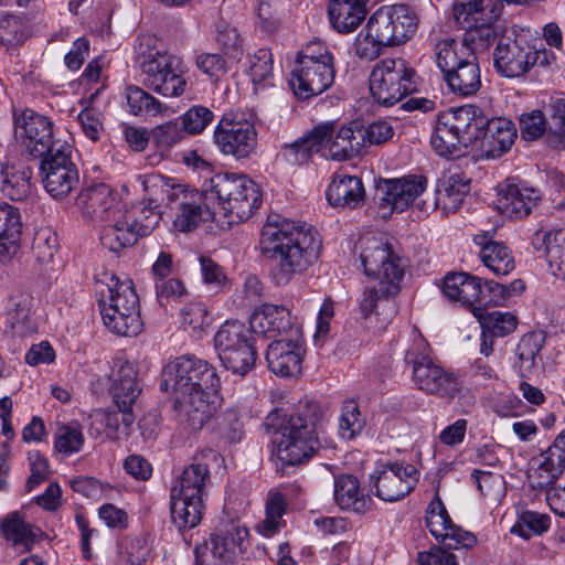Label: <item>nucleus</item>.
Listing matches in <instances>:
<instances>
[{
  "label": "nucleus",
  "instance_id": "1",
  "mask_svg": "<svg viewBox=\"0 0 565 565\" xmlns=\"http://www.w3.org/2000/svg\"><path fill=\"white\" fill-rule=\"evenodd\" d=\"M319 233L279 214H269L260 232L259 253L270 262L269 279L277 287L303 275L320 257Z\"/></svg>",
  "mask_w": 565,
  "mask_h": 565
},
{
  "label": "nucleus",
  "instance_id": "2",
  "mask_svg": "<svg viewBox=\"0 0 565 565\" xmlns=\"http://www.w3.org/2000/svg\"><path fill=\"white\" fill-rule=\"evenodd\" d=\"M361 260L371 279L359 301L360 312L364 318L381 316V310L385 309L394 313L393 298L399 292V282L404 277L401 257L386 243L372 239L363 248Z\"/></svg>",
  "mask_w": 565,
  "mask_h": 565
},
{
  "label": "nucleus",
  "instance_id": "3",
  "mask_svg": "<svg viewBox=\"0 0 565 565\" xmlns=\"http://www.w3.org/2000/svg\"><path fill=\"white\" fill-rule=\"evenodd\" d=\"M323 413L319 404L305 402L273 436L274 452L282 466L307 462L319 449Z\"/></svg>",
  "mask_w": 565,
  "mask_h": 565
},
{
  "label": "nucleus",
  "instance_id": "4",
  "mask_svg": "<svg viewBox=\"0 0 565 565\" xmlns=\"http://www.w3.org/2000/svg\"><path fill=\"white\" fill-rule=\"evenodd\" d=\"M417 29V17L408 6L381 7L367 20L354 42L355 55L362 60L377 58L384 47L405 43Z\"/></svg>",
  "mask_w": 565,
  "mask_h": 565
},
{
  "label": "nucleus",
  "instance_id": "5",
  "mask_svg": "<svg viewBox=\"0 0 565 565\" xmlns=\"http://www.w3.org/2000/svg\"><path fill=\"white\" fill-rule=\"evenodd\" d=\"M95 292L103 322L111 332L131 337L141 331L139 298L131 280L120 281L105 271L96 279Z\"/></svg>",
  "mask_w": 565,
  "mask_h": 565
},
{
  "label": "nucleus",
  "instance_id": "6",
  "mask_svg": "<svg viewBox=\"0 0 565 565\" xmlns=\"http://www.w3.org/2000/svg\"><path fill=\"white\" fill-rule=\"evenodd\" d=\"M143 190L151 203H164L175 212L173 226L189 233L201 222L214 218L215 206L205 200L203 191L189 190L183 184L172 182L160 174H150L142 182Z\"/></svg>",
  "mask_w": 565,
  "mask_h": 565
},
{
  "label": "nucleus",
  "instance_id": "7",
  "mask_svg": "<svg viewBox=\"0 0 565 565\" xmlns=\"http://www.w3.org/2000/svg\"><path fill=\"white\" fill-rule=\"evenodd\" d=\"M152 35L138 38L136 63L145 76L143 84L164 97H179L186 87L182 61L161 50Z\"/></svg>",
  "mask_w": 565,
  "mask_h": 565
},
{
  "label": "nucleus",
  "instance_id": "8",
  "mask_svg": "<svg viewBox=\"0 0 565 565\" xmlns=\"http://www.w3.org/2000/svg\"><path fill=\"white\" fill-rule=\"evenodd\" d=\"M203 194L216 214L228 217V223L248 220L262 203L257 184L246 175L217 173L203 184Z\"/></svg>",
  "mask_w": 565,
  "mask_h": 565
},
{
  "label": "nucleus",
  "instance_id": "9",
  "mask_svg": "<svg viewBox=\"0 0 565 565\" xmlns=\"http://www.w3.org/2000/svg\"><path fill=\"white\" fill-rule=\"evenodd\" d=\"M210 483L206 463L194 461L186 466L170 491V512L179 530L193 529L202 520L203 495Z\"/></svg>",
  "mask_w": 565,
  "mask_h": 565
},
{
  "label": "nucleus",
  "instance_id": "10",
  "mask_svg": "<svg viewBox=\"0 0 565 565\" xmlns=\"http://www.w3.org/2000/svg\"><path fill=\"white\" fill-rule=\"evenodd\" d=\"M435 54L443 78L454 94L468 97L480 89L479 63L469 45L454 39H445L436 44Z\"/></svg>",
  "mask_w": 565,
  "mask_h": 565
},
{
  "label": "nucleus",
  "instance_id": "11",
  "mask_svg": "<svg viewBox=\"0 0 565 565\" xmlns=\"http://www.w3.org/2000/svg\"><path fill=\"white\" fill-rule=\"evenodd\" d=\"M526 31L511 26L498 40L493 53L494 68L502 76L512 78L526 74L535 64H547L545 51L535 50Z\"/></svg>",
  "mask_w": 565,
  "mask_h": 565
},
{
  "label": "nucleus",
  "instance_id": "12",
  "mask_svg": "<svg viewBox=\"0 0 565 565\" xmlns=\"http://www.w3.org/2000/svg\"><path fill=\"white\" fill-rule=\"evenodd\" d=\"M416 71L402 58L379 61L370 75V90L374 99L384 106H393L416 90Z\"/></svg>",
  "mask_w": 565,
  "mask_h": 565
},
{
  "label": "nucleus",
  "instance_id": "13",
  "mask_svg": "<svg viewBox=\"0 0 565 565\" xmlns=\"http://www.w3.org/2000/svg\"><path fill=\"white\" fill-rule=\"evenodd\" d=\"M214 343L226 370L244 376L254 367L257 360L255 338L242 321L224 322L214 337Z\"/></svg>",
  "mask_w": 565,
  "mask_h": 565
},
{
  "label": "nucleus",
  "instance_id": "14",
  "mask_svg": "<svg viewBox=\"0 0 565 565\" xmlns=\"http://www.w3.org/2000/svg\"><path fill=\"white\" fill-rule=\"evenodd\" d=\"M422 339L415 341L405 353V362L412 365V380L426 394L452 399L461 390L459 379L437 365L425 352Z\"/></svg>",
  "mask_w": 565,
  "mask_h": 565
},
{
  "label": "nucleus",
  "instance_id": "15",
  "mask_svg": "<svg viewBox=\"0 0 565 565\" xmlns=\"http://www.w3.org/2000/svg\"><path fill=\"white\" fill-rule=\"evenodd\" d=\"M214 141L222 153L244 159L255 150L257 132L244 114L228 111L215 127Z\"/></svg>",
  "mask_w": 565,
  "mask_h": 565
},
{
  "label": "nucleus",
  "instance_id": "16",
  "mask_svg": "<svg viewBox=\"0 0 565 565\" xmlns=\"http://www.w3.org/2000/svg\"><path fill=\"white\" fill-rule=\"evenodd\" d=\"M167 379L161 383L171 385L173 394L199 388L218 390L220 377L215 369L204 360L193 355H182L166 371Z\"/></svg>",
  "mask_w": 565,
  "mask_h": 565
},
{
  "label": "nucleus",
  "instance_id": "17",
  "mask_svg": "<svg viewBox=\"0 0 565 565\" xmlns=\"http://www.w3.org/2000/svg\"><path fill=\"white\" fill-rule=\"evenodd\" d=\"M41 173L45 190L55 199H63L79 182V173L72 161V147L66 142L42 157Z\"/></svg>",
  "mask_w": 565,
  "mask_h": 565
},
{
  "label": "nucleus",
  "instance_id": "18",
  "mask_svg": "<svg viewBox=\"0 0 565 565\" xmlns=\"http://www.w3.org/2000/svg\"><path fill=\"white\" fill-rule=\"evenodd\" d=\"M417 469L401 462H380L371 476L376 488V495L384 501L393 502L407 495L418 480Z\"/></svg>",
  "mask_w": 565,
  "mask_h": 565
},
{
  "label": "nucleus",
  "instance_id": "19",
  "mask_svg": "<svg viewBox=\"0 0 565 565\" xmlns=\"http://www.w3.org/2000/svg\"><path fill=\"white\" fill-rule=\"evenodd\" d=\"M15 132L34 158H42L61 145L53 141L52 121L31 109L15 118Z\"/></svg>",
  "mask_w": 565,
  "mask_h": 565
},
{
  "label": "nucleus",
  "instance_id": "20",
  "mask_svg": "<svg viewBox=\"0 0 565 565\" xmlns=\"http://www.w3.org/2000/svg\"><path fill=\"white\" fill-rule=\"evenodd\" d=\"M426 526L447 550L471 548L477 544L475 534L452 524L438 495H435L428 504Z\"/></svg>",
  "mask_w": 565,
  "mask_h": 565
},
{
  "label": "nucleus",
  "instance_id": "21",
  "mask_svg": "<svg viewBox=\"0 0 565 565\" xmlns=\"http://www.w3.org/2000/svg\"><path fill=\"white\" fill-rule=\"evenodd\" d=\"M109 392L116 407L121 412L122 433L129 437L136 419L132 406L141 393L137 370L131 363H120L118 370L113 374Z\"/></svg>",
  "mask_w": 565,
  "mask_h": 565
},
{
  "label": "nucleus",
  "instance_id": "22",
  "mask_svg": "<svg viewBox=\"0 0 565 565\" xmlns=\"http://www.w3.org/2000/svg\"><path fill=\"white\" fill-rule=\"evenodd\" d=\"M334 74V63L301 61L291 72L290 85L298 98L309 99L326 92Z\"/></svg>",
  "mask_w": 565,
  "mask_h": 565
},
{
  "label": "nucleus",
  "instance_id": "23",
  "mask_svg": "<svg viewBox=\"0 0 565 565\" xmlns=\"http://www.w3.org/2000/svg\"><path fill=\"white\" fill-rule=\"evenodd\" d=\"M426 182V178L422 175H407L380 181L376 186L380 194V207L404 211L424 192Z\"/></svg>",
  "mask_w": 565,
  "mask_h": 565
},
{
  "label": "nucleus",
  "instance_id": "24",
  "mask_svg": "<svg viewBox=\"0 0 565 565\" xmlns=\"http://www.w3.org/2000/svg\"><path fill=\"white\" fill-rule=\"evenodd\" d=\"M540 201L539 190L512 179H508L498 186V209L511 218L526 217L539 205Z\"/></svg>",
  "mask_w": 565,
  "mask_h": 565
},
{
  "label": "nucleus",
  "instance_id": "25",
  "mask_svg": "<svg viewBox=\"0 0 565 565\" xmlns=\"http://www.w3.org/2000/svg\"><path fill=\"white\" fill-rule=\"evenodd\" d=\"M174 398L192 429H201L218 406L217 390L199 388L177 393Z\"/></svg>",
  "mask_w": 565,
  "mask_h": 565
},
{
  "label": "nucleus",
  "instance_id": "26",
  "mask_svg": "<svg viewBox=\"0 0 565 565\" xmlns=\"http://www.w3.org/2000/svg\"><path fill=\"white\" fill-rule=\"evenodd\" d=\"M76 205L83 216L103 222L120 210L113 190L105 183L84 188L76 198Z\"/></svg>",
  "mask_w": 565,
  "mask_h": 565
},
{
  "label": "nucleus",
  "instance_id": "27",
  "mask_svg": "<svg viewBox=\"0 0 565 565\" xmlns=\"http://www.w3.org/2000/svg\"><path fill=\"white\" fill-rule=\"evenodd\" d=\"M303 349L298 340L280 339L273 341L266 351L269 370L282 377H292L301 373Z\"/></svg>",
  "mask_w": 565,
  "mask_h": 565
},
{
  "label": "nucleus",
  "instance_id": "28",
  "mask_svg": "<svg viewBox=\"0 0 565 565\" xmlns=\"http://www.w3.org/2000/svg\"><path fill=\"white\" fill-rule=\"evenodd\" d=\"M454 18L463 30L492 24L500 15V0H455Z\"/></svg>",
  "mask_w": 565,
  "mask_h": 565
},
{
  "label": "nucleus",
  "instance_id": "29",
  "mask_svg": "<svg viewBox=\"0 0 565 565\" xmlns=\"http://www.w3.org/2000/svg\"><path fill=\"white\" fill-rule=\"evenodd\" d=\"M291 327V313L286 307L265 303L252 313L248 329L273 338L290 331Z\"/></svg>",
  "mask_w": 565,
  "mask_h": 565
},
{
  "label": "nucleus",
  "instance_id": "30",
  "mask_svg": "<svg viewBox=\"0 0 565 565\" xmlns=\"http://www.w3.org/2000/svg\"><path fill=\"white\" fill-rule=\"evenodd\" d=\"M445 113L450 117L449 119L458 131L465 149L486 135L489 119L479 107L467 105Z\"/></svg>",
  "mask_w": 565,
  "mask_h": 565
},
{
  "label": "nucleus",
  "instance_id": "31",
  "mask_svg": "<svg viewBox=\"0 0 565 565\" xmlns=\"http://www.w3.org/2000/svg\"><path fill=\"white\" fill-rule=\"evenodd\" d=\"M332 135V125L323 124L315 127L312 131L294 141L285 143L281 148V158L291 166L306 163L313 153L318 152L324 140H329Z\"/></svg>",
  "mask_w": 565,
  "mask_h": 565
},
{
  "label": "nucleus",
  "instance_id": "32",
  "mask_svg": "<svg viewBox=\"0 0 565 565\" xmlns=\"http://www.w3.org/2000/svg\"><path fill=\"white\" fill-rule=\"evenodd\" d=\"M248 532L238 522L221 523L211 534L210 542L214 548V559L207 565H225L232 561L235 548L241 546Z\"/></svg>",
  "mask_w": 565,
  "mask_h": 565
},
{
  "label": "nucleus",
  "instance_id": "33",
  "mask_svg": "<svg viewBox=\"0 0 565 565\" xmlns=\"http://www.w3.org/2000/svg\"><path fill=\"white\" fill-rule=\"evenodd\" d=\"M531 243L536 250H544L552 274L565 279V228L537 230L533 234Z\"/></svg>",
  "mask_w": 565,
  "mask_h": 565
},
{
  "label": "nucleus",
  "instance_id": "34",
  "mask_svg": "<svg viewBox=\"0 0 565 565\" xmlns=\"http://www.w3.org/2000/svg\"><path fill=\"white\" fill-rule=\"evenodd\" d=\"M444 295L451 301L473 310L482 297V279L467 273H449L443 285Z\"/></svg>",
  "mask_w": 565,
  "mask_h": 565
},
{
  "label": "nucleus",
  "instance_id": "35",
  "mask_svg": "<svg viewBox=\"0 0 565 565\" xmlns=\"http://www.w3.org/2000/svg\"><path fill=\"white\" fill-rule=\"evenodd\" d=\"M369 0H329L328 14L332 28L339 33H351L364 21Z\"/></svg>",
  "mask_w": 565,
  "mask_h": 565
},
{
  "label": "nucleus",
  "instance_id": "36",
  "mask_svg": "<svg viewBox=\"0 0 565 565\" xmlns=\"http://www.w3.org/2000/svg\"><path fill=\"white\" fill-rule=\"evenodd\" d=\"M104 222L107 224L102 230L100 244L109 252L118 253L138 242L140 236L134 230V225L128 222L122 209Z\"/></svg>",
  "mask_w": 565,
  "mask_h": 565
},
{
  "label": "nucleus",
  "instance_id": "37",
  "mask_svg": "<svg viewBox=\"0 0 565 565\" xmlns=\"http://www.w3.org/2000/svg\"><path fill=\"white\" fill-rule=\"evenodd\" d=\"M327 200L333 206L356 207L364 201V188L360 178L337 173L327 190Z\"/></svg>",
  "mask_w": 565,
  "mask_h": 565
},
{
  "label": "nucleus",
  "instance_id": "38",
  "mask_svg": "<svg viewBox=\"0 0 565 565\" xmlns=\"http://www.w3.org/2000/svg\"><path fill=\"white\" fill-rule=\"evenodd\" d=\"M332 134H334V126H332ZM324 143L329 145L330 154L334 160L343 161L359 156L364 147L361 125L353 121L342 126L335 135H331L329 140H324Z\"/></svg>",
  "mask_w": 565,
  "mask_h": 565
},
{
  "label": "nucleus",
  "instance_id": "39",
  "mask_svg": "<svg viewBox=\"0 0 565 565\" xmlns=\"http://www.w3.org/2000/svg\"><path fill=\"white\" fill-rule=\"evenodd\" d=\"M22 222L19 210L8 203L0 204V258L10 257L19 249Z\"/></svg>",
  "mask_w": 565,
  "mask_h": 565
},
{
  "label": "nucleus",
  "instance_id": "40",
  "mask_svg": "<svg viewBox=\"0 0 565 565\" xmlns=\"http://www.w3.org/2000/svg\"><path fill=\"white\" fill-rule=\"evenodd\" d=\"M516 138V129L512 121L505 118H492L487 124L486 135L482 136L488 156L498 158L505 153Z\"/></svg>",
  "mask_w": 565,
  "mask_h": 565
},
{
  "label": "nucleus",
  "instance_id": "41",
  "mask_svg": "<svg viewBox=\"0 0 565 565\" xmlns=\"http://www.w3.org/2000/svg\"><path fill=\"white\" fill-rule=\"evenodd\" d=\"M446 113H441L430 138V145L440 157H459L463 142Z\"/></svg>",
  "mask_w": 565,
  "mask_h": 565
},
{
  "label": "nucleus",
  "instance_id": "42",
  "mask_svg": "<svg viewBox=\"0 0 565 565\" xmlns=\"http://www.w3.org/2000/svg\"><path fill=\"white\" fill-rule=\"evenodd\" d=\"M470 191V179L461 173L450 175L436 191L435 204L445 213H454L461 206Z\"/></svg>",
  "mask_w": 565,
  "mask_h": 565
},
{
  "label": "nucleus",
  "instance_id": "43",
  "mask_svg": "<svg viewBox=\"0 0 565 565\" xmlns=\"http://www.w3.org/2000/svg\"><path fill=\"white\" fill-rule=\"evenodd\" d=\"M1 530L8 541L23 551H30L43 536L40 527L24 521L18 513L9 514L2 522Z\"/></svg>",
  "mask_w": 565,
  "mask_h": 565
},
{
  "label": "nucleus",
  "instance_id": "44",
  "mask_svg": "<svg viewBox=\"0 0 565 565\" xmlns=\"http://www.w3.org/2000/svg\"><path fill=\"white\" fill-rule=\"evenodd\" d=\"M32 297L26 294L12 296L7 309V321L12 331L24 337L36 331V326L31 319Z\"/></svg>",
  "mask_w": 565,
  "mask_h": 565
},
{
  "label": "nucleus",
  "instance_id": "45",
  "mask_svg": "<svg viewBox=\"0 0 565 565\" xmlns=\"http://www.w3.org/2000/svg\"><path fill=\"white\" fill-rule=\"evenodd\" d=\"M334 500L341 509L356 513L367 510V500L360 492L359 480L351 475H341L335 479Z\"/></svg>",
  "mask_w": 565,
  "mask_h": 565
},
{
  "label": "nucleus",
  "instance_id": "46",
  "mask_svg": "<svg viewBox=\"0 0 565 565\" xmlns=\"http://www.w3.org/2000/svg\"><path fill=\"white\" fill-rule=\"evenodd\" d=\"M479 244V255L483 265L495 276H507L514 269V257L508 246L495 241Z\"/></svg>",
  "mask_w": 565,
  "mask_h": 565
},
{
  "label": "nucleus",
  "instance_id": "47",
  "mask_svg": "<svg viewBox=\"0 0 565 565\" xmlns=\"http://www.w3.org/2000/svg\"><path fill=\"white\" fill-rule=\"evenodd\" d=\"M287 507L288 502L282 493L270 491L266 500L265 519L256 525L257 532L266 537H271L278 533L286 525L282 516Z\"/></svg>",
  "mask_w": 565,
  "mask_h": 565
},
{
  "label": "nucleus",
  "instance_id": "48",
  "mask_svg": "<svg viewBox=\"0 0 565 565\" xmlns=\"http://www.w3.org/2000/svg\"><path fill=\"white\" fill-rule=\"evenodd\" d=\"M148 204L140 203L128 210H124L128 222L134 225V230L142 237L149 235L159 224L161 213L157 209L163 203H151L147 195Z\"/></svg>",
  "mask_w": 565,
  "mask_h": 565
},
{
  "label": "nucleus",
  "instance_id": "49",
  "mask_svg": "<svg viewBox=\"0 0 565 565\" xmlns=\"http://www.w3.org/2000/svg\"><path fill=\"white\" fill-rule=\"evenodd\" d=\"M31 190L30 173L13 167L0 168V191L12 201L25 199Z\"/></svg>",
  "mask_w": 565,
  "mask_h": 565
},
{
  "label": "nucleus",
  "instance_id": "50",
  "mask_svg": "<svg viewBox=\"0 0 565 565\" xmlns=\"http://www.w3.org/2000/svg\"><path fill=\"white\" fill-rule=\"evenodd\" d=\"M525 289V284L521 279H515L511 284L505 285L493 280H484L482 286V297L479 307L501 306L510 297L521 294Z\"/></svg>",
  "mask_w": 565,
  "mask_h": 565
},
{
  "label": "nucleus",
  "instance_id": "51",
  "mask_svg": "<svg viewBox=\"0 0 565 565\" xmlns=\"http://www.w3.org/2000/svg\"><path fill=\"white\" fill-rule=\"evenodd\" d=\"M473 315L481 327L494 337H505L512 333L518 324L516 317L510 312H484L483 308H473Z\"/></svg>",
  "mask_w": 565,
  "mask_h": 565
},
{
  "label": "nucleus",
  "instance_id": "52",
  "mask_svg": "<svg viewBox=\"0 0 565 565\" xmlns=\"http://www.w3.org/2000/svg\"><path fill=\"white\" fill-rule=\"evenodd\" d=\"M543 337L540 333L524 334L515 350L519 359V372L521 377H527L535 365V359L543 347Z\"/></svg>",
  "mask_w": 565,
  "mask_h": 565
},
{
  "label": "nucleus",
  "instance_id": "53",
  "mask_svg": "<svg viewBox=\"0 0 565 565\" xmlns=\"http://www.w3.org/2000/svg\"><path fill=\"white\" fill-rule=\"evenodd\" d=\"M550 525L551 518L548 514L526 510L518 515V521L511 527V533L529 540L533 535H541L546 532Z\"/></svg>",
  "mask_w": 565,
  "mask_h": 565
},
{
  "label": "nucleus",
  "instance_id": "54",
  "mask_svg": "<svg viewBox=\"0 0 565 565\" xmlns=\"http://www.w3.org/2000/svg\"><path fill=\"white\" fill-rule=\"evenodd\" d=\"M126 99L129 111L135 116H156L163 110V105L159 99L138 86L130 85L126 88Z\"/></svg>",
  "mask_w": 565,
  "mask_h": 565
},
{
  "label": "nucleus",
  "instance_id": "55",
  "mask_svg": "<svg viewBox=\"0 0 565 565\" xmlns=\"http://www.w3.org/2000/svg\"><path fill=\"white\" fill-rule=\"evenodd\" d=\"M85 443V437L77 424L62 425L55 433V449L66 456L78 452Z\"/></svg>",
  "mask_w": 565,
  "mask_h": 565
},
{
  "label": "nucleus",
  "instance_id": "56",
  "mask_svg": "<svg viewBox=\"0 0 565 565\" xmlns=\"http://www.w3.org/2000/svg\"><path fill=\"white\" fill-rule=\"evenodd\" d=\"M151 138L160 151H169L185 138V132L177 120H169L156 126L151 131Z\"/></svg>",
  "mask_w": 565,
  "mask_h": 565
},
{
  "label": "nucleus",
  "instance_id": "57",
  "mask_svg": "<svg viewBox=\"0 0 565 565\" xmlns=\"http://www.w3.org/2000/svg\"><path fill=\"white\" fill-rule=\"evenodd\" d=\"M551 122L547 129V141L552 147L565 148V99L557 98L550 105Z\"/></svg>",
  "mask_w": 565,
  "mask_h": 565
},
{
  "label": "nucleus",
  "instance_id": "58",
  "mask_svg": "<svg viewBox=\"0 0 565 565\" xmlns=\"http://www.w3.org/2000/svg\"><path fill=\"white\" fill-rule=\"evenodd\" d=\"M181 127L185 135L201 134L213 120V111L202 105L190 107L181 117Z\"/></svg>",
  "mask_w": 565,
  "mask_h": 565
},
{
  "label": "nucleus",
  "instance_id": "59",
  "mask_svg": "<svg viewBox=\"0 0 565 565\" xmlns=\"http://www.w3.org/2000/svg\"><path fill=\"white\" fill-rule=\"evenodd\" d=\"M217 433L227 444L242 441L245 436L242 416L233 409L226 411L218 420Z\"/></svg>",
  "mask_w": 565,
  "mask_h": 565
},
{
  "label": "nucleus",
  "instance_id": "60",
  "mask_svg": "<svg viewBox=\"0 0 565 565\" xmlns=\"http://www.w3.org/2000/svg\"><path fill=\"white\" fill-rule=\"evenodd\" d=\"M363 426L364 422L361 419L358 404L354 401L344 403L339 420V431L342 438L353 439L361 433Z\"/></svg>",
  "mask_w": 565,
  "mask_h": 565
},
{
  "label": "nucleus",
  "instance_id": "61",
  "mask_svg": "<svg viewBox=\"0 0 565 565\" xmlns=\"http://www.w3.org/2000/svg\"><path fill=\"white\" fill-rule=\"evenodd\" d=\"M57 250V236L49 228L35 233L32 252L41 263L50 262Z\"/></svg>",
  "mask_w": 565,
  "mask_h": 565
},
{
  "label": "nucleus",
  "instance_id": "62",
  "mask_svg": "<svg viewBox=\"0 0 565 565\" xmlns=\"http://www.w3.org/2000/svg\"><path fill=\"white\" fill-rule=\"evenodd\" d=\"M547 129L545 116L541 110L523 114L520 118L521 136L525 140H535L547 132Z\"/></svg>",
  "mask_w": 565,
  "mask_h": 565
},
{
  "label": "nucleus",
  "instance_id": "63",
  "mask_svg": "<svg viewBox=\"0 0 565 565\" xmlns=\"http://www.w3.org/2000/svg\"><path fill=\"white\" fill-rule=\"evenodd\" d=\"M29 461L31 466V475L25 482V489L30 492L39 484L46 481L51 471L46 458L39 451L30 452Z\"/></svg>",
  "mask_w": 565,
  "mask_h": 565
},
{
  "label": "nucleus",
  "instance_id": "64",
  "mask_svg": "<svg viewBox=\"0 0 565 565\" xmlns=\"http://www.w3.org/2000/svg\"><path fill=\"white\" fill-rule=\"evenodd\" d=\"M182 324L193 331H200L209 324L207 309L201 302H190L181 311Z\"/></svg>",
  "mask_w": 565,
  "mask_h": 565
}]
</instances>
